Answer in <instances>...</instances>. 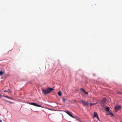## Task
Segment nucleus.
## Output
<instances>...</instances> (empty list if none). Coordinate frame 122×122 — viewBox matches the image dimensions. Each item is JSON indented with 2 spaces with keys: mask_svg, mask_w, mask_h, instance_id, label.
I'll use <instances>...</instances> for the list:
<instances>
[{
  "mask_svg": "<svg viewBox=\"0 0 122 122\" xmlns=\"http://www.w3.org/2000/svg\"><path fill=\"white\" fill-rule=\"evenodd\" d=\"M54 89L53 88H51L50 87H48L47 89H44L43 88L42 89V92L44 95H46L50 93L51 91H54Z\"/></svg>",
  "mask_w": 122,
  "mask_h": 122,
  "instance_id": "obj_1",
  "label": "nucleus"
},
{
  "mask_svg": "<svg viewBox=\"0 0 122 122\" xmlns=\"http://www.w3.org/2000/svg\"><path fill=\"white\" fill-rule=\"evenodd\" d=\"M80 103H81L84 106H87L88 105V103L87 102H86L84 100H80L79 101Z\"/></svg>",
  "mask_w": 122,
  "mask_h": 122,
  "instance_id": "obj_2",
  "label": "nucleus"
},
{
  "mask_svg": "<svg viewBox=\"0 0 122 122\" xmlns=\"http://www.w3.org/2000/svg\"><path fill=\"white\" fill-rule=\"evenodd\" d=\"M121 108V107L119 106H116L115 107V111L116 112H117L118 111V110L119 109Z\"/></svg>",
  "mask_w": 122,
  "mask_h": 122,
  "instance_id": "obj_3",
  "label": "nucleus"
},
{
  "mask_svg": "<svg viewBox=\"0 0 122 122\" xmlns=\"http://www.w3.org/2000/svg\"><path fill=\"white\" fill-rule=\"evenodd\" d=\"M66 112L67 114L68 115H69L71 117H72L73 118H75V117L73 116L72 115L70 112H69L68 111H66Z\"/></svg>",
  "mask_w": 122,
  "mask_h": 122,
  "instance_id": "obj_4",
  "label": "nucleus"
},
{
  "mask_svg": "<svg viewBox=\"0 0 122 122\" xmlns=\"http://www.w3.org/2000/svg\"><path fill=\"white\" fill-rule=\"evenodd\" d=\"M81 90L84 93H85V94H88V93L87 92H86L85 90H84V89H83V88H81Z\"/></svg>",
  "mask_w": 122,
  "mask_h": 122,
  "instance_id": "obj_5",
  "label": "nucleus"
},
{
  "mask_svg": "<svg viewBox=\"0 0 122 122\" xmlns=\"http://www.w3.org/2000/svg\"><path fill=\"white\" fill-rule=\"evenodd\" d=\"M29 104L30 105H33L35 106H36V103H29Z\"/></svg>",
  "mask_w": 122,
  "mask_h": 122,
  "instance_id": "obj_6",
  "label": "nucleus"
},
{
  "mask_svg": "<svg viewBox=\"0 0 122 122\" xmlns=\"http://www.w3.org/2000/svg\"><path fill=\"white\" fill-rule=\"evenodd\" d=\"M94 117H96L97 116H98L97 113L95 112H94Z\"/></svg>",
  "mask_w": 122,
  "mask_h": 122,
  "instance_id": "obj_7",
  "label": "nucleus"
},
{
  "mask_svg": "<svg viewBox=\"0 0 122 122\" xmlns=\"http://www.w3.org/2000/svg\"><path fill=\"white\" fill-rule=\"evenodd\" d=\"M110 109L108 107H107L105 109V110L107 112H109V111Z\"/></svg>",
  "mask_w": 122,
  "mask_h": 122,
  "instance_id": "obj_8",
  "label": "nucleus"
},
{
  "mask_svg": "<svg viewBox=\"0 0 122 122\" xmlns=\"http://www.w3.org/2000/svg\"><path fill=\"white\" fill-rule=\"evenodd\" d=\"M7 92L9 93H10L11 92V91L10 90H9V89H8L7 90H5L4 91V92Z\"/></svg>",
  "mask_w": 122,
  "mask_h": 122,
  "instance_id": "obj_9",
  "label": "nucleus"
},
{
  "mask_svg": "<svg viewBox=\"0 0 122 122\" xmlns=\"http://www.w3.org/2000/svg\"><path fill=\"white\" fill-rule=\"evenodd\" d=\"M5 97H6L8 99H13L12 98L9 97L7 96H4Z\"/></svg>",
  "mask_w": 122,
  "mask_h": 122,
  "instance_id": "obj_10",
  "label": "nucleus"
},
{
  "mask_svg": "<svg viewBox=\"0 0 122 122\" xmlns=\"http://www.w3.org/2000/svg\"><path fill=\"white\" fill-rule=\"evenodd\" d=\"M4 74V72L2 71H0V75L2 76Z\"/></svg>",
  "mask_w": 122,
  "mask_h": 122,
  "instance_id": "obj_11",
  "label": "nucleus"
},
{
  "mask_svg": "<svg viewBox=\"0 0 122 122\" xmlns=\"http://www.w3.org/2000/svg\"><path fill=\"white\" fill-rule=\"evenodd\" d=\"M58 94L59 96H60L61 95V93L60 91L59 92H58Z\"/></svg>",
  "mask_w": 122,
  "mask_h": 122,
  "instance_id": "obj_12",
  "label": "nucleus"
},
{
  "mask_svg": "<svg viewBox=\"0 0 122 122\" xmlns=\"http://www.w3.org/2000/svg\"><path fill=\"white\" fill-rule=\"evenodd\" d=\"M5 102H6L7 103H12V102H11L8 101L6 100H5Z\"/></svg>",
  "mask_w": 122,
  "mask_h": 122,
  "instance_id": "obj_13",
  "label": "nucleus"
},
{
  "mask_svg": "<svg viewBox=\"0 0 122 122\" xmlns=\"http://www.w3.org/2000/svg\"><path fill=\"white\" fill-rule=\"evenodd\" d=\"M36 107H41V105H38L37 104H36Z\"/></svg>",
  "mask_w": 122,
  "mask_h": 122,
  "instance_id": "obj_14",
  "label": "nucleus"
},
{
  "mask_svg": "<svg viewBox=\"0 0 122 122\" xmlns=\"http://www.w3.org/2000/svg\"><path fill=\"white\" fill-rule=\"evenodd\" d=\"M62 100L63 101L65 102L66 100V99L64 97H63L62 98Z\"/></svg>",
  "mask_w": 122,
  "mask_h": 122,
  "instance_id": "obj_15",
  "label": "nucleus"
},
{
  "mask_svg": "<svg viewBox=\"0 0 122 122\" xmlns=\"http://www.w3.org/2000/svg\"><path fill=\"white\" fill-rule=\"evenodd\" d=\"M106 99L105 98H104L103 99V102H105V101H106Z\"/></svg>",
  "mask_w": 122,
  "mask_h": 122,
  "instance_id": "obj_16",
  "label": "nucleus"
},
{
  "mask_svg": "<svg viewBox=\"0 0 122 122\" xmlns=\"http://www.w3.org/2000/svg\"><path fill=\"white\" fill-rule=\"evenodd\" d=\"M110 115L112 116H113V114L112 113H110Z\"/></svg>",
  "mask_w": 122,
  "mask_h": 122,
  "instance_id": "obj_17",
  "label": "nucleus"
},
{
  "mask_svg": "<svg viewBox=\"0 0 122 122\" xmlns=\"http://www.w3.org/2000/svg\"><path fill=\"white\" fill-rule=\"evenodd\" d=\"M118 93L119 94L122 95V92H118Z\"/></svg>",
  "mask_w": 122,
  "mask_h": 122,
  "instance_id": "obj_18",
  "label": "nucleus"
},
{
  "mask_svg": "<svg viewBox=\"0 0 122 122\" xmlns=\"http://www.w3.org/2000/svg\"><path fill=\"white\" fill-rule=\"evenodd\" d=\"M90 106H92V105L94 104H92L91 103H90Z\"/></svg>",
  "mask_w": 122,
  "mask_h": 122,
  "instance_id": "obj_19",
  "label": "nucleus"
},
{
  "mask_svg": "<svg viewBox=\"0 0 122 122\" xmlns=\"http://www.w3.org/2000/svg\"><path fill=\"white\" fill-rule=\"evenodd\" d=\"M97 117V118L98 119V120H99V117H98V116H97V117Z\"/></svg>",
  "mask_w": 122,
  "mask_h": 122,
  "instance_id": "obj_20",
  "label": "nucleus"
},
{
  "mask_svg": "<svg viewBox=\"0 0 122 122\" xmlns=\"http://www.w3.org/2000/svg\"><path fill=\"white\" fill-rule=\"evenodd\" d=\"M2 96V95L0 94V98Z\"/></svg>",
  "mask_w": 122,
  "mask_h": 122,
  "instance_id": "obj_21",
  "label": "nucleus"
},
{
  "mask_svg": "<svg viewBox=\"0 0 122 122\" xmlns=\"http://www.w3.org/2000/svg\"><path fill=\"white\" fill-rule=\"evenodd\" d=\"M2 122V120H1L0 119V122Z\"/></svg>",
  "mask_w": 122,
  "mask_h": 122,
  "instance_id": "obj_22",
  "label": "nucleus"
}]
</instances>
